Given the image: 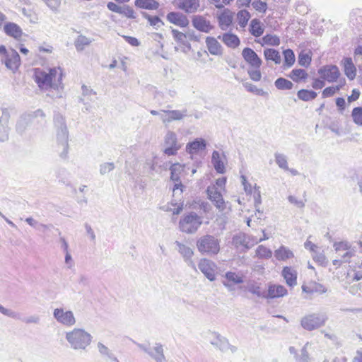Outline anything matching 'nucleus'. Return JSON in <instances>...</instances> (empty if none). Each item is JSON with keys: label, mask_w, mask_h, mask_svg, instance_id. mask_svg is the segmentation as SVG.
Segmentation results:
<instances>
[{"label": "nucleus", "mask_w": 362, "mask_h": 362, "mask_svg": "<svg viewBox=\"0 0 362 362\" xmlns=\"http://www.w3.org/2000/svg\"><path fill=\"white\" fill-rule=\"evenodd\" d=\"M62 71L59 67L34 69V80L41 90L62 88Z\"/></svg>", "instance_id": "1"}, {"label": "nucleus", "mask_w": 362, "mask_h": 362, "mask_svg": "<svg viewBox=\"0 0 362 362\" xmlns=\"http://www.w3.org/2000/svg\"><path fill=\"white\" fill-rule=\"evenodd\" d=\"M54 123L57 131L56 151L62 158L65 159L69 150V132L64 117L60 114H56Z\"/></svg>", "instance_id": "2"}, {"label": "nucleus", "mask_w": 362, "mask_h": 362, "mask_svg": "<svg viewBox=\"0 0 362 362\" xmlns=\"http://www.w3.org/2000/svg\"><path fill=\"white\" fill-rule=\"evenodd\" d=\"M65 338L71 349L74 350H85L91 343L92 336L83 329L74 328L66 332Z\"/></svg>", "instance_id": "3"}, {"label": "nucleus", "mask_w": 362, "mask_h": 362, "mask_svg": "<svg viewBox=\"0 0 362 362\" xmlns=\"http://www.w3.org/2000/svg\"><path fill=\"white\" fill-rule=\"evenodd\" d=\"M197 247L202 255H214L220 251V241L214 235H204L197 240Z\"/></svg>", "instance_id": "4"}, {"label": "nucleus", "mask_w": 362, "mask_h": 362, "mask_svg": "<svg viewBox=\"0 0 362 362\" xmlns=\"http://www.w3.org/2000/svg\"><path fill=\"white\" fill-rule=\"evenodd\" d=\"M202 224V216L197 215L195 212H190L180 218L179 228L183 233L192 234L197 231Z\"/></svg>", "instance_id": "5"}, {"label": "nucleus", "mask_w": 362, "mask_h": 362, "mask_svg": "<svg viewBox=\"0 0 362 362\" xmlns=\"http://www.w3.org/2000/svg\"><path fill=\"white\" fill-rule=\"evenodd\" d=\"M328 317L325 313H311L300 320V325L308 331L317 329L325 325Z\"/></svg>", "instance_id": "6"}, {"label": "nucleus", "mask_w": 362, "mask_h": 362, "mask_svg": "<svg viewBox=\"0 0 362 362\" xmlns=\"http://www.w3.org/2000/svg\"><path fill=\"white\" fill-rule=\"evenodd\" d=\"M163 153L168 156H175L181 148L182 144L178 141L177 135L171 130H168L163 138Z\"/></svg>", "instance_id": "7"}, {"label": "nucleus", "mask_w": 362, "mask_h": 362, "mask_svg": "<svg viewBox=\"0 0 362 362\" xmlns=\"http://www.w3.org/2000/svg\"><path fill=\"white\" fill-rule=\"evenodd\" d=\"M0 55L1 60L4 61V64L8 69L16 71L18 69L21 64V59L18 53L15 49H11L7 51L4 45H1Z\"/></svg>", "instance_id": "8"}, {"label": "nucleus", "mask_w": 362, "mask_h": 362, "mask_svg": "<svg viewBox=\"0 0 362 362\" xmlns=\"http://www.w3.org/2000/svg\"><path fill=\"white\" fill-rule=\"evenodd\" d=\"M53 316L57 322L66 327H72L76 322L74 313L63 308H55Z\"/></svg>", "instance_id": "9"}, {"label": "nucleus", "mask_w": 362, "mask_h": 362, "mask_svg": "<svg viewBox=\"0 0 362 362\" xmlns=\"http://www.w3.org/2000/svg\"><path fill=\"white\" fill-rule=\"evenodd\" d=\"M198 268L209 281H214L216 279L217 266L213 261L206 258L201 259Z\"/></svg>", "instance_id": "10"}, {"label": "nucleus", "mask_w": 362, "mask_h": 362, "mask_svg": "<svg viewBox=\"0 0 362 362\" xmlns=\"http://www.w3.org/2000/svg\"><path fill=\"white\" fill-rule=\"evenodd\" d=\"M243 277L244 276L241 273L227 272L223 276L222 284L229 291H233L235 290V285L244 281Z\"/></svg>", "instance_id": "11"}, {"label": "nucleus", "mask_w": 362, "mask_h": 362, "mask_svg": "<svg viewBox=\"0 0 362 362\" xmlns=\"http://www.w3.org/2000/svg\"><path fill=\"white\" fill-rule=\"evenodd\" d=\"M213 336L214 338L211 341V344L220 351L222 352H227L228 351L231 353L236 352L237 347L231 345L226 337L221 336L218 332H214Z\"/></svg>", "instance_id": "12"}, {"label": "nucleus", "mask_w": 362, "mask_h": 362, "mask_svg": "<svg viewBox=\"0 0 362 362\" xmlns=\"http://www.w3.org/2000/svg\"><path fill=\"white\" fill-rule=\"evenodd\" d=\"M206 192L209 199L214 204L215 206L222 211L226 209V204L223 199L221 191L215 185H210L207 187Z\"/></svg>", "instance_id": "13"}, {"label": "nucleus", "mask_w": 362, "mask_h": 362, "mask_svg": "<svg viewBox=\"0 0 362 362\" xmlns=\"http://www.w3.org/2000/svg\"><path fill=\"white\" fill-rule=\"evenodd\" d=\"M318 73L323 80L329 83L336 81L340 76L338 67L335 65H328L321 67Z\"/></svg>", "instance_id": "14"}, {"label": "nucleus", "mask_w": 362, "mask_h": 362, "mask_svg": "<svg viewBox=\"0 0 362 362\" xmlns=\"http://www.w3.org/2000/svg\"><path fill=\"white\" fill-rule=\"evenodd\" d=\"M10 113L7 109L0 110V141H4L8 138Z\"/></svg>", "instance_id": "15"}, {"label": "nucleus", "mask_w": 362, "mask_h": 362, "mask_svg": "<svg viewBox=\"0 0 362 362\" xmlns=\"http://www.w3.org/2000/svg\"><path fill=\"white\" fill-rule=\"evenodd\" d=\"M161 112L165 113V115H161V121L163 124L170 123L175 120H181L187 115L186 109L182 110H161Z\"/></svg>", "instance_id": "16"}, {"label": "nucleus", "mask_w": 362, "mask_h": 362, "mask_svg": "<svg viewBox=\"0 0 362 362\" xmlns=\"http://www.w3.org/2000/svg\"><path fill=\"white\" fill-rule=\"evenodd\" d=\"M192 23L197 30L205 33H209L214 28L210 21L200 15L194 16Z\"/></svg>", "instance_id": "17"}, {"label": "nucleus", "mask_w": 362, "mask_h": 362, "mask_svg": "<svg viewBox=\"0 0 362 362\" xmlns=\"http://www.w3.org/2000/svg\"><path fill=\"white\" fill-rule=\"evenodd\" d=\"M245 61L255 69H259L262 65V60L256 52L249 47H245L242 52Z\"/></svg>", "instance_id": "18"}, {"label": "nucleus", "mask_w": 362, "mask_h": 362, "mask_svg": "<svg viewBox=\"0 0 362 362\" xmlns=\"http://www.w3.org/2000/svg\"><path fill=\"white\" fill-rule=\"evenodd\" d=\"M206 147V141L202 138H197L194 141L187 144L185 151L192 158L193 155L205 150Z\"/></svg>", "instance_id": "19"}, {"label": "nucleus", "mask_w": 362, "mask_h": 362, "mask_svg": "<svg viewBox=\"0 0 362 362\" xmlns=\"http://www.w3.org/2000/svg\"><path fill=\"white\" fill-rule=\"evenodd\" d=\"M175 244L177 247L178 252L182 255L185 261L188 264L189 266L192 267L193 269H195V264L192 260V257L194 255V251L192 249L179 241H175Z\"/></svg>", "instance_id": "20"}, {"label": "nucleus", "mask_w": 362, "mask_h": 362, "mask_svg": "<svg viewBox=\"0 0 362 362\" xmlns=\"http://www.w3.org/2000/svg\"><path fill=\"white\" fill-rule=\"evenodd\" d=\"M177 6L179 9L187 13H194L199 11L200 7L199 0H180Z\"/></svg>", "instance_id": "21"}, {"label": "nucleus", "mask_w": 362, "mask_h": 362, "mask_svg": "<svg viewBox=\"0 0 362 362\" xmlns=\"http://www.w3.org/2000/svg\"><path fill=\"white\" fill-rule=\"evenodd\" d=\"M218 25L222 30H226L232 24L233 13L228 8L223 11L217 16Z\"/></svg>", "instance_id": "22"}, {"label": "nucleus", "mask_w": 362, "mask_h": 362, "mask_svg": "<svg viewBox=\"0 0 362 362\" xmlns=\"http://www.w3.org/2000/svg\"><path fill=\"white\" fill-rule=\"evenodd\" d=\"M166 18L170 23L180 27L185 28L189 25V20L187 16L179 12H170L167 14Z\"/></svg>", "instance_id": "23"}, {"label": "nucleus", "mask_w": 362, "mask_h": 362, "mask_svg": "<svg viewBox=\"0 0 362 362\" xmlns=\"http://www.w3.org/2000/svg\"><path fill=\"white\" fill-rule=\"evenodd\" d=\"M232 244L241 252H245L250 248L248 238L245 233H239L233 237Z\"/></svg>", "instance_id": "24"}, {"label": "nucleus", "mask_w": 362, "mask_h": 362, "mask_svg": "<svg viewBox=\"0 0 362 362\" xmlns=\"http://www.w3.org/2000/svg\"><path fill=\"white\" fill-rule=\"evenodd\" d=\"M287 294L286 288L281 285H271L266 291L265 298L283 297Z\"/></svg>", "instance_id": "25"}, {"label": "nucleus", "mask_w": 362, "mask_h": 362, "mask_svg": "<svg viewBox=\"0 0 362 362\" xmlns=\"http://www.w3.org/2000/svg\"><path fill=\"white\" fill-rule=\"evenodd\" d=\"M4 30L7 35L16 40L20 39L23 35V30L21 27L14 23H6L4 25Z\"/></svg>", "instance_id": "26"}, {"label": "nucleus", "mask_w": 362, "mask_h": 362, "mask_svg": "<svg viewBox=\"0 0 362 362\" xmlns=\"http://www.w3.org/2000/svg\"><path fill=\"white\" fill-rule=\"evenodd\" d=\"M281 273L288 286L292 287L297 284V272L294 269L284 267Z\"/></svg>", "instance_id": "27"}, {"label": "nucleus", "mask_w": 362, "mask_h": 362, "mask_svg": "<svg viewBox=\"0 0 362 362\" xmlns=\"http://www.w3.org/2000/svg\"><path fill=\"white\" fill-rule=\"evenodd\" d=\"M218 39H221L223 42L228 47L235 49L240 45V40L239 37L233 33H224L222 37L218 36Z\"/></svg>", "instance_id": "28"}, {"label": "nucleus", "mask_w": 362, "mask_h": 362, "mask_svg": "<svg viewBox=\"0 0 362 362\" xmlns=\"http://www.w3.org/2000/svg\"><path fill=\"white\" fill-rule=\"evenodd\" d=\"M206 45L210 54L213 55H221L222 53V47L217 40L213 37H207Z\"/></svg>", "instance_id": "29"}, {"label": "nucleus", "mask_w": 362, "mask_h": 362, "mask_svg": "<svg viewBox=\"0 0 362 362\" xmlns=\"http://www.w3.org/2000/svg\"><path fill=\"white\" fill-rule=\"evenodd\" d=\"M302 290L307 293H317L322 294L327 291V288L323 285L314 281L310 282L308 284H303L302 286Z\"/></svg>", "instance_id": "30"}, {"label": "nucleus", "mask_w": 362, "mask_h": 362, "mask_svg": "<svg viewBox=\"0 0 362 362\" xmlns=\"http://www.w3.org/2000/svg\"><path fill=\"white\" fill-rule=\"evenodd\" d=\"M293 252L283 245L274 251V257L279 261H286L293 257Z\"/></svg>", "instance_id": "31"}, {"label": "nucleus", "mask_w": 362, "mask_h": 362, "mask_svg": "<svg viewBox=\"0 0 362 362\" xmlns=\"http://www.w3.org/2000/svg\"><path fill=\"white\" fill-rule=\"evenodd\" d=\"M344 74L350 79L353 80L356 74V69L351 58H345L343 60Z\"/></svg>", "instance_id": "32"}, {"label": "nucleus", "mask_w": 362, "mask_h": 362, "mask_svg": "<svg viewBox=\"0 0 362 362\" xmlns=\"http://www.w3.org/2000/svg\"><path fill=\"white\" fill-rule=\"evenodd\" d=\"M134 5L137 8L147 10H156L160 6L156 0H135Z\"/></svg>", "instance_id": "33"}, {"label": "nucleus", "mask_w": 362, "mask_h": 362, "mask_svg": "<svg viewBox=\"0 0 362 362\" xmlns=\"http://www.w3.org/2000/svg\"><path fill=\"white\" fill-rule=\"evenodd\" d=\"M211 163L217 173H224L225 165L218 151H214L212 153Z\"/></svg>", "instance_id": "34"}, {"label": "nucleus", "mask_w": 362, "mask_h": 362, "mask_svg": "<svg viewBox=\"0 0 362 362\" xmlns=\"http://www.w3.org/2000/svg\"><path fill=\"white\" fill-rule=\"evenodd\" d=\"M185 168L186 165H181L178 163L173 164L170 168V179L173 181H179Z\"/></svg>", "instance_id": "35"}, {"label": "nucleus", "mask_w": 362, "mask_h": 362, "mask_svg": "<svg viewBox=\"0 0 362 362\" xmlns=\"http://www.w3.org/2000/svg\"><path fill=\"white\" fill-rule=\"evenodd\" d=\"M148 355L156 362H166V359L163 354V346L160 344H156L153 348V351L151 350Z\"/></svg>", "instance_id": "36"}, {"label": "nucleus", "mask_w": 362, "mask_h": 362, "mask_svg": "<svg viewBox=\"0 0 362 362\" xmlns=\"http://www.w3.org/2000/svg\"><path fill=\"white\" fill-rule=\"evenodd\" d=\"M264 55L266 60L273 61L276 64H279L281 62L280 53L274 49H265L264 50Z\"/></svg>", "instance_id": "37"}, {"label": "nucleus", "mask_w": 362, "mask_h": 362, "mask_svg": "<svg viewBox=\"0 0 362 362\" xmlns=\"http://www.w3.org/2000/svg\"><path fill=\"white\" fill-rule=\"evenodd\" d=\"M250 33L255 37H259L264 33V28H262L260 21L257 19H252L250 23Z\"/></svg>", "instance_id": "38"}, {"label": "nucleus", "mask_w": 362, "mask_h": 362, "mask_svg": "<svg viewBox=\"0 0 362 362\" xmlns=\"http://www.w3.org/2000/svg\"><path fill=\"white\" fill-rule=\"evenodd\" d=\"M288 76L295 82H298L301 80H305L308 77V74L304 69H293L289 74Z\"/></svg>", "instance_id": "39"}, {"label": "nucleus", "mask_w": 362, "mask_h": 362, "mask_svg": "<svg viewBox=\"0 0 362 362\" xmlns=\"http://www.w3.org/2000/svg\"><path fill=\"white\" fill-rule=\"evenodd\" d=\"M92 40L84 35H79L74 41V45L77 51H83L86 46H88Z\"/></svg>", "instance_id": "40"}, {"label": "nucleus", "mask_w": 362, "mask_h": 362, "mask_svg": "<svg viewBox=\"0 0 362 362\" xmlns=\"http://www.w3.org/2000/svg\"><path fill=\"white\" fill-rule=\"evenodd\" d=\"M142 16L144 18L148 20L150 25L158 29L164 25V23L158 16H151L146 12L142 13Z\"/></svg>", "instance_id": "41"}, {"label": "nucleus", "mask_w": 362, "mask_h": 362, "mask_svg": "<svg viewBox=\"0 0 362 362\" xmlns=\"http://www.w3.org/2000/svg\"><path fill=\"white\" fill-rule=\"evenodd\" d=\"M298 98L303 101H309L315 99L317 94L313 90H309L305 89H301L298 91Z\"/></svg>", "instance_id": "42"}, {"label": "nucleus", "mask_w": 362, "mask_h": 362, "mask_svg": "<svg viewBox=\"0 0 362 362\" xmlns=\"http://www.w3.org/2000/svg\"><path fill=\"white\" fill-rule=\"evenodd\" d=\"M275 162L276 165L284 170H288V160L286 156L280 153H275L274 154Z\"/></svg>", "instance_id": "43"}, {"label": "nucleus", "mask_w": 362, "mask_h": 362, "mask_svg": "<svg viewBox=\"0 0 362 362\" xmlns=\"http://www.w3.org/2000/svg\"><path fill=\"white\" fill-rule=\"evenodd\" d=\"M30 119L28 117L26 113L23 114L16 124V130L17 132L22 134L26 129L28 123L30 122Z\"/></svg>", "instance_id": "44"}, {"label": "nucleus", "mask_w": 362, "mask_h": 362, "mask_svg": "<svg viewBox=\"0 0 362 362\" xmlns=\"http://www.w3.org/2000/svg\"><path fill=\"white\" fill-rule=\"evenodd\" d=\"M274 85L279 90H291L293 87L291 81L282 77L277 78L274 82Z\"/></svg>", "instance_id": "45"}, {"label": "nucleus", "mask_w": 362, "mask_h": 362, "mask_svg": "<svg viewBox=\"0 0 362 362\" xmlns=\"http://www.w3.org/2000/svg\"><path fill=\"white\" fill-rule=\"evenodd\" d=\"M250 18V13L247 10H241L237 13V19L239 25L245 28Z\"/></svg>", "instance_id": "46"}, {"label": "nucleus", "mask_w": 362, "mask_h": 362, "mask_svg": "<svg viewBox=\"0 0 362 362\" xmlns=\"http://www.w3.org/2000/svg\"><path fill=\"white\" fill-rule=\"evenodd\" d=\"M256 256L261 259H269L272 256V252L264 245H259L256 249Z\"/></svg>", "instance_id": "47"}, {"label": "nucleus", "mask_w": 362, "mask_h": 362, "mask_svg": "<svg viewBox=\"0 0 362 362\" xmlns=\"http://www.w3.org/2000/svg\"><path fill=\"white\" fill-rule=\"evenodd\" d=\"M284 57V66L291 67L295 62V54L292 49H287L283 52Z\"/></svg>", "instance_id": "48"}, {"label": "nucleus", "mask_w": 362, "mask_h": 362, "mask_svg": "<svg viewBox=\"0 0 362 362\" xmlns=\"http://www.w3.org/2000/svg\"><path fill=\"white\" fill-rule=\"evenodd\" d=\"M247 290L249 292H250L252 294L256 295L258 297H261V298H265V297H266V296H265L266 291H262L260 286L255 283H252V284H248Z\"/></svg>", "instance_id": "49"}, {"label": "nucleus", "mask_w": 362, "mask_h": 362, "mask_svg": "<svg viewBox=\"0 0 362 362\" xmlns=\"http://www.w3.org/2000/svg\"><path fill=\"white\" fill-rule=\"evenodd\" d=\"M308 343H306L300 350V354H298L295 358L296 362H310V358L307 350Z\"/></svg>", "instance_id": "50"}, {"label": "nucleus", "mask_w": 362, "mask_h": 362, "mask_svg": "<svg viewBox=\"0 0 362 362\" xmlns=\"http://www.w3.org/2000/svg\"><path fill=\"white\" fill-rule=\"evenodd\" d=\"M98 348L99 352L102 355L107 356L110 360H112L115 362H119L117 358L111 353L110 349L106 346H105L103 344L99 342L98 344Z\"/></svg>", "instance_id": "51"}, {"label": "nucleus", "mask_w": 362, "mask_h": 362, "mask_svg": "<svg viewBox=\"0 0 362 362\" xmlns=\"http://www.w3.org/2000/svg\"><path fill=\"white\" fill-rule=\"evenodd\" d=\"M333 247L337 253L342 252L344 251H349L352 250L351 244L347 241H341L334 243Z\"/></svg>", "instance_id": "52"}, {"label": "nucleus", "mask_w": 362, "mask_h": 362, "mask_svg": "<svg viewBox=\"0 0 362 362\" xmlns=\"http://www.w3.org/2000/svg\"><path fill=\"white\" fill-rule=\"evenodd\" d=\"M351 117L355 124L362 126V107H354L351 112Z\"/></svg>", "instance_id": "53"}, {"label": "nucleus", "mask_w": 362, "mask_h": 362, "mask_svg": "<svg viewBox=\"0 0 362 362\" xmlns=\"http://www.w3.org/2000/svg\"><path fill=\"white\" fill-rule=\"evenodd\" d=\"M351 272L353 273L352 276L354 280H362V261L356 263L353 266Z\"/></svg>", "instance_id": "54"}, {"label": "nucleus", "mask_w": 362, "mask_h": 362, "mask_svg": "<svg viewBox=\"0 0 362 362\" xmlns=\"http://www.w3.org/2000/svg\"><path fill=\"white\" fill-rule=\"evenodd\" d=\"M119 14L123 15L125 17L131 19H135L136 18V14L134 12V9L129 5L122 6L121 7Z\"/></svg>", "instance_id": "55"}, {"label": "nucleus", "mask_w": 362, "mask_h": 362, "mask_svg": "<svg viewBox=\"0 0 362 362\" xmlns=\"http://www.w3.org/2000/svg\"><path fill=\"white\" fill-rule=\"evenodd\" d=\"M56 173L59 182H62L66 185H69L68 172L65 168H59Z\"/></svg>", "instance_id": "56"}, {"label": "nucleus", "mask_w": 362, "mask_h": 362, "mask_svg": "<svg viewBox=\"0 0 362 362\" xmlns=\"http://www.w3.org/2000/svg\"><path fill=\"white\" fill-rule=\"evenodd\" d=\"M172 34H173V38L177 42H179L182 45H187V35L185 33L180 32L176 29H173Z\"/></svg>", "instance_id": "57"}, {"label": "nucleus", "mask_w": 362, "mask_h": 362, "mask_svg": "<svg viewBox=\"0 0 362 362\" xmlns=\"http://www.w3.org/2000/svg\"><path fill=\"white\" fill-rule=\"evenodd\" d=\"M298 64L304 67H308L311 62V57L308 53L301 52L298 55Z\"/></svg>", "instance_id": "58"}, {"label": "nucleus", "mask_w": 362, "mask_h": 362, "mask_svg": "<svg viewBox=\"0 0 362 362\" xmlns=\"http://www.w3.org/2000/svg\"><path fill=\"white\" fill-rule=\"evenodd\" d=\"M115 166L113 162H106L100 165L99 170L101 175H105L107 173L112 171Z\"/></svg>", "instance_id": "59"}, {"label": "nucleus", "mask_w": 362, "mask_h": 362, "mask_svg": "<svg viewBox=\"0 0 362 362\" xmlns=\"http://www.w3.org/2000/svg\"><path fill=\"white\" fill-rule=\"evenodd\" d=\"M262 40L264 44L272 46H278L280 44V40L276 35H266L263 37Z\"/></svg>", "instance_id": "60"}, {"label": "nucleus", "mask_w": 362, "mask_h": 362, "mask_svg": "<svg viewBox=\"0 0 362 362\" xmlns=\"http://www.w3.org/2000/svg\"><path fill=\"white\" fill-rule=\"evenodd\" d=\"M252 7L257 11L265 13L267 9V4L265 1L255 0L252 3Z\"/></svg>", "instance_id": "61"}, {"label": "nucleus", "mask_w": 362, "mask_h": 362, "mask_svg": "<svg viewBox=\"0 0 362 362\" xmlns=\"http://www.w3.org/2000/svg\"><path fill=\"white\" fill-rule=\"evenodd\" d=\"M343 84L336 86H330L325 88L322 91V97L328 98L332 96L337 91H339L342 87Z\"/></svg>", "instance_id": "62"}, {"label": "nucleus", "mask_w": 362, "mask_h": 362, "mask_svg": "<svg viewBox=\"0 0 362 362\" xmlns=\"http://www.w3.org/2000/svg\"><path fill=\"white\" fill-rule=\"evenodd\" d=\"M344 252L338 253L339 256L341 257V259L344 263L349 262L351 259L355 255V250L354 249L349 250V251H344Z\"/></svg>", "instance_id": "63"}, {"label": "nucleus", "mask_w": 362, "mask_h": 362, "mask_svg": "<svg viewBox=\"0 0 362 362\" xmlns=\"http://www.w3.org/2000/svg\"><path fill=\"white\" fill-rule=\"evenodd\" d=\"M313 258L315 262L318 263L320 265L325 266L327 264V259L325 255L322 252H314Z\"/></svg>", "instance_id": "64"}]
</instances>
